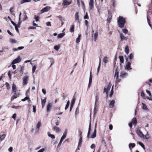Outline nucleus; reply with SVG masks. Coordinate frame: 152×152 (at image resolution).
I'll return each instance as SVG.
<instances>
[{
    "instance_id": "9b49d317",
    "label": "nucleus",
    "mask_w": 152,
    "mask_h": 152,
    "mask_svg": "<svg viewBox=\"0 0 152 152\" xmlns=\"http://www.w3.org/2000/svg\"><path fill=\"white\" fill-rule=\"evenodd\" d=\"M126 57V61H127L128 60V58H129V59L130 60H132V59L134 57V53H131L129 56H125Z\"/></svg>"
},
{
    "instance_id": "c9c22d12",
    "label": "nucleus",
    "mask_w": 152,
    "mask_h": 152,
    "mask_svg": "<svg viewBox=\"0 0 152 152\" xmlns=\"http://www.w3.org/2000/svg\"><path fill=\"white\" fill-rule=\"evenodd\" d=\"M10 13L12 15H14V7H11L10 9Z\"/></svg>"
},
{
    "instance_id": "ea45409f",
    "label": "nucleus",
    "mask_w": 152,
    "mask_h": 152,
    "mask_svg": "<svg viewBox=\"0 0 152 152\" xmlns=\"http://www.w3.org/2000/svg\"><path fill=\"white\" fill-rule=\"evenodd\" d=\"M24 66H21L20 67V71L21 72V74H22L23 73L24 70Z\"/></svg>"
},
{
    "instance_id": "338daca9",
    "label": "nucleus",
    "mask_w": 152,
    "mask_h": 152,
    "mask_svg": "<svg viewBox=\"0 0 152 152\" xmlns=\"http://www.w3.org/2000/svg\"><path fill=\"white\" fill-rule=\"evenodd\" d=\"M45 151V148H42L39 151H38L37 152H43Z\"/></svg>"
},
{
    "instance_id": "7c9ffc66",
    "label": "nucleus",
    "mask_w": 152,
    "mask_h": 152,
    "mask_svg": "<svg viewBox=\"0 0 152 152\" xmlns=\"http://www.w3.org/2000/svg\"><path fill=\"white\" fill-rule=\"evenodd\" d=\"M79 12H77L75 15V20H79Z\"/></svg>"
},
{
    "instance_id": "4468645a",
    "label": "nucleus",
    "mask_w": 152,
    "mask_h": 152,
    "mask_svg": "<svg viewBox=\"0 0 152 152\" xmlns=\"http://www.w3.org/2000/svg\"><path fill=\"white\" fill-rule=\"evenodd\" d=\"M89 8L90 10L92 9L94 7V1L93 0H90L89 3Z\"/></svg>"
},
{
    "instance_id": "de8ad7c7",
    "label": "nucleus",
    "mask_w": 152,
    "mask_h": 152,
    "mask_svg": "<svg viewBox=\"0 0 152 152\" xmlns=\"http://www.w3.org/2000/svg\"><path fill=\"white\" fill-rule=\"evenodd\" d=\"M61 21L64 20V18H63L61 16H59L57 17Z\"/></svg>"
},
{
    "instance_id": "423d86ee",
    "label": "nucleus",
    "mask_w": 152,
    "mask_h": 152,
    "mask_svg": "<svg viewBox=\"0 0 152 152\" xmlns=\"http://www.w3.org/2000/svg\"><path fill=\"white\" fill-rule=\"evenodd\" d=\"M115 77H116V82L117 83L120 82V80L118 79V72L117 71V69L115 70Z\"/></svg>"
},
{
    "instance_id": "cd10ccee",
    "label": "nucleus",
    "mask_w": 152,
    "mask_h": 152,
    "mask_svg": "<svg viewBox=\"0 0 152 152\" xmlns=\"http://www.w3.org/2000/svg\"><path fill=\"white\" fill-rule=\"evenodd\" d=\"M129 47L128 46H126L125 47V52L126 54H128L129 53Z\"/></svg>"
},
{
    "instance_id": "5701e85b",
    "label": "nucleus",
    "mask_w": 152,
    "mask_h": 152,
    "mask_svg": "<svg viewBox=\"0 0 152 152\" xmlns=\"http://www.w3.org/2000/svg\"><path fill=\"white\" fill-rule=\"evenodd\" d=\"M135 145V144L134 143H130L129 145V148L130 149L134 148Z\"/></svg>"
},
{
    "instance_id": "c756f323",
    "label": "nucleus",
    "mask_w": 152,
    "mask_h": 152,
    "mask_svg": "<svg viewBox=\"0 0 152 152\" xmlns=\"http://www.w3.org/2000/svg\"><path fill=\"white\" fill-rule=\"evenodd\" d=\"M132 122L133 123L134 125H136L137 122L136 118H133L132 119Z\"/></svg>"
},
{
    "instance_id": "412c9836",
    "label": "nucleus",
    "mask_w": 152,
    "mask_h": 152,
    "mask_svg": "<svg viewBox=\"0 0 152 152\" xmlns=\"http://www.w3.org/2000/svg\"><path fill=\"white\" fill-rule=\"evenodd\" d=\"M98 105H95L94 108V114L95 115L98 111Z\"/></svg>"
},
{
    "instance_id": "b1692460",
    "label": "nucleus",
    "mask_w": 152,
    "mask_h": 152,
    "mask_svg": "<svg viewBox=\"0 0 152 152\" xmlns=\"http://www.w3.org/2000/svg\"><path fill=\"white\" fill-rule=\"evenodd\" d=\"M47 133H48V136L49 137H50L52 139L55 138V136L53 134H50L49 132H48Z\"/></svg>"
},
{
    "instance_id": "5fc2aeb1",
    "label": "nucleus",
    "mask_w": 152,
    "mask_h": 152,
    "mask_svg": "<svg viewBox=\"0 0 152 152\" xmlns=\"http://www.w3.org/2000/svg\"><path fill=\"white\" fill-rule=\"evenodd\" d=\"M36 68V66L35 65L34 66H33V67L32 68V71L33 73H34V72H35V71Z\"/></svg>"
},
{
    "instance_id": "473e14b6",
    "label": "nucleus",
    "mask_w": 152,
    "mask_h": 152,
    "mask_svg": "<svg viewBox=\"0 0 152 152\" xmlns=\"http://www.w3.org/2000/svg\"><path fill=\"white\" fill-rule=\"evenodd\" d=\"M52 108V105H47V111L48 112H49Z\"/></svg>"
},
{
    "instance_id": "58836bf2",
    "label": "nucleus",
    "mask_w": 152,
    "mask_h": 152,
    "mask_svg": "<svg viewBox=\"0 0 152 152\" xmlns=\"http://www.w3.org/2000/svg\"><path fill=\"white\" fill-rule=\"evenodd\" d=\"M107 58L106 57H104L103 59V61L105 63H107L108 62Z\"/></svg>"
},
{
    "instance_id": "dca6fc26",
    "label": "nucleus",
    "mask_w": 152,
    "mask_h": 152,
    "mask_svg": "<svg viewBox=\"0 0 152 152\" xmlns=\"http://www.w3.org/2000/svg\"><path fill=\"white\" fill-rule=\"evenodd\" d=\"M50 9V7H45V8L42 9L41 10V11L42 13L44 12H45L48 11Z\"/></svg>"
},
{
    "instance_id": "bf43d9fd",
    "label": "nucleus",
    "mask_w": 152,
    "mask_h": 152,
    "mask_svg": "<svg viewBox=\"0 0 152 152\" xmlns=\"http://www.w3.org/2000/svg\"><path fill=\"white\" fill-rule=\"evenodd\" d=\"M67 129H66L64 132L63 135L66 136V135H67Z\"/></svg>"
},
{
    "instance_id": "4be33fe9",
    "label": "nucleus",
    "mask_w": 152,
    "mask_h": 152,
    "mask_svg": "<svg viewBox=\"0 0 152 152\" xmlns=\"http://www.w3.org/2000/svg\"><path fill=\"white\" fill-rule=\"evenodd\" d=\"M17 90L16 87L15 85L14 84H12V91L13 92L16 93Z\"/></svg>"
},
{
    "instance_id": "6e6552de",
    "label": "nucleus",
    "mask_w": 152,
    "mask_h": 152,
    "mask_svg": "<svg viewBox=\"0 0 152 152\" xmlns=\"http://www.w3.org/2000/svg\"><path fill=\"white\" fill-rule=\"evenodd\" d=\"M131 65V63L130 62H127L126 64V66L125 67V69L128 70H129L130 69H132V68L130 67Z\"/></svg>"
},
{
    "instance_id": "052dcab7",
    "label": "nucleus",
    "mask_w": 152,
    "mask_h": 152,
    "mask_svg": "<svg viewBox=\"0 0 152 152\" xmlns=\"http://www.w3.org/2000/svg\"><path fill=\"white\" fill-rule=\"evenodd\" d=\"M111 17L109 16L107 19V21L109 23H110L111 21Z\"/></svg>"
},
{
    "instance_id": "a211bd4d",
    "label": "nucleus",
    "mask_w": 152,
    "mask_h": 152,
    "mask_svg": "<svg viewBox=\"0 0 152 152\" xmlns=\"http://www.w3.org/2000/svg\"><path fill=\"white\" fill-rule=\"evenodd\" d=\"M21 14H22L21 12H20V14H19V21H18V24H17V25L19 27H20V23H21V21L20 20V16L21 15Z\"/></svg>"
},
{
    "instance_id": "a878e982",
    "label": "nucleus",
    "mask_w": 152,
    "mask_h": 152,
    "mask_svg": "<svg viewBox=\"0 0 152 152\" xmlns=\"http://www.w3.org/2000/svg\"><path fill=\"white\" fill-rule=\"evenodd\" d=\"M98 36V32H96L94 34V39L95 41H96Z\"/></svg>"
},
{
    "instance_id": "a18cd8bd",
    "label": "nucleus",
    "mask_w": 152,
    "mask_h": 152,
    "mask_svg": "<svg viewBox=\"0 0 152 152\" xmlns=\"http://www.w3.org/2000/svg\"><path fill=\"white\" fill-rule=\"evenodd\" d=\"M82 132L80 130H78V135L80 137H83L82 136Z\"/></svg>"
},
{
    "instance_id": "0e129e2a",
    "label": "nucleus",
    "mask_w": 152,
    "mask_h": 152,
    "mask_svg": "<svg viewBox=\"0 0 152 152\" xmlns=\"http://www.w3.org/2000/svg\"><path fill=\"white\" fill-rule=\"evenodd\" d=\"M27 18H28V17L25 14V15H24V18L23 19V21L25 20H26L27 19Z\"/></svg>"
},
{
    "instance_id": "ddd939ff",
    "label": "nucleus",
    "mask_w": 152,
    "mask_h": 152,
    "mask_svg": "<svg viewBox=\"0 0 152 152\" xmlns=\"http://www.w3.org/2000/svg\"><path fill=\"white\" fill-rule=\"evenodd\" d=\"M118 32L120 33V37L121 39V41H123L124 40H126L127 39V38L125 37L121 33H120L119 31Z\"/></svg>"
},
{
    "instance_id": "3c124183",
    "label": "nucleus",
    "mask_w": 152,
    "mask_h": 152,
    "mask_svg": "<svg viewBox=\"0 0 152 152\" xmlns=\"http://www.w3.org/2000/svg\"><path fill=\"white\" fill-rule=\"evenodd\" d=\"M46 101V98H44L42 101V104H44L45 103Z\"/></svg>"
},
{
    "instance_id": "39448f33",
    "label": "nucleus",
    "mask_w": 152,
    "mask_h": 152,
    "mask_svg": "<svg viewBox=\"0 0 152 152\" xmlns=\"http://www.w3.org/2000/svg\"><path fill=\"white\" fill-rule=\"evenodd\" d=\"M136 133L139 137L141 138L144 137V135L143 134L142 132L139 129H137L136 130Z\"/></svg>"
},
{
    "instance_id": "603ef678",
    "label": "nucleus",
    "mask_w": 152,
    "mask_h": 152,
    "mask_svg": "<svg viewBox=\"0 0 152 152\" xmlns=\"http://www.w3.org/2000/svg\"><path fill=\"white\" fill-rule=\"evenodd\" d=\"M122 31L125 34H127L128 32V31L126 29H123Z\"/></svg>"
},
{
    "instance_id": "49530a36",
    "label": "nucleus",
    "mask_w": 152,
    "mask_h": 152,
    "mask_svg": "<svg viewBox=\"0 0 152 152\" xmlns=\"http://www.w3.org/2000/svg\"><path fill=\"white\" fill-rule=\"evenodd\" d=\"M12 107L15 109H19L20 108V106H15V105H12Z\"/></svg>"
},
{
    "instance_id": "f03ea898",
    "label": "nucleus",
    "mask_w": 152,
    "mask_h": 152,
    "mask_svg": "<svg viewBox=\"0 0 152 152\" xmlns=\"http://www.w3.org/2000/svg\"><path fill=\"white\" fill-rule=\"evenodd\" d=\"M125 22V19L124 18L121 16L119 17L118 20V24L120 27L122 28L124 27Z\"/></svg>"
},
{
    "instance_id": "864d4df0",
    "label": "nucleus",
    "mask_w": 152,
    "mask_h": 152,
    "mask_svg": "<svg viewBox=\"0 0 152 152\" xmlns=\"http://www.w3.org/2000/svg\"><path fill=\"white\" fill-rule=\"evenodd\" d=\"M84 18L85 19H88V13L87 12H86V14L84 16Z\"/></svg>"
},
{
    "instance_id": "0eeeda50",
    "label": "nucleus",
    "mask_w": 152,
    "mask_h": 152,
    "mask_svg": "<svg viewBox=\"0 0 152 152\" xmlns=\"http://www.w3.org/2000/svg\"><path fill=\"white\" fill-rule=\"evenodd\" d=\"M29 77L28 76H25L23 77V85L27 84Z\"/></svg>"
},
{
    "instance_id": "a19ab883",
    "label": "nucleus",
    "mask_w": 152,
    "mask_h": 152,
    "mask_svg": "<svg viewBox=\"0 0 152 152\" xmlns=\"http://www.w3.org/2000/svg\"><path fill=\"white\" fill-rule=\"evenodd\" d=\"M137 143L145 150V148L144 144L140 142H138Z\"/></svg>"
},
{
    "instance_id": "4d7b16f0",
    "label": "nucleus",
    "mask_w": 152,
    "mask_h": 152,
    "mask_svg": "<svg viewBox=\"0 0 152 152\" xmlns=\"http://www.w3.org/2000/svg\"><path fill=\"white\" fill-rule=\"evenodd\" d=\"M34 18L35 19L36 21H39V17L38 16H36V15H35Z\"/></svg>"
},
{
    "instance_id": "37998d69",
    "label": "nucleus",
    "mask_w": 152,
    "mask_h": 152,
    "mask_svg": "<svg viewBox=\"0 0 152 152\" xmlns=\"http://www.w3.org/2000/svg\"><path fill=\"white\" fill-rule=\"evenodd\" d=\"M10 42L12 43H16L17 42L16 40L12 38L10 39Z\"/></svg>"
},
{
    "instance_id": "72a5a7b5",
    "label": "nucleus",
    "mask_w": 152,
    "mask_h": 152,
    "mask_svg": "<svg viewBox=\"0 0 152 152\" xmlns=\"http://www.w3.org/2000/svg\"><path fill=\"white\" fill-rule=\"evenodd\" d=\"M75 98L74 96H73L71 102V104H74L75 103Z\"/></svg>"
},
{
    "instance_id": "7ed1b4c3",
    "label": "nucleus",
    "mask_w": 152,
    "mask_h": 152,
    "mask_svg": "<svg viewBox=\"0 0 152 152\" xmlns=\"http://www.w3.org/2000/svg\"><path fill=\"white\" fill-rule=\"evenodd\" d=\"M111 85L110 83H109L108 85L105 87L104 89V93L105 94L107 97L108 95V91L110 89Z\"/></svg>"
},
{
    "instance_id": "c85d7f7f",
    "label": "nucleus",
    "mask_w": 152,
    "mask_h": 152,
    "mask_svg": "<svg viewBox=\"0 0 152 152\" xmlns=\"http://www.w3.org/2000/svg\"><path fill=\"white\" fill-rule=\"evenodd\" d=\"M143 138H145V139L147 140H148L150 138V136L147 132L146 134L144 135V137Z\"/></svg>"
},
{
    "instance_id": "2f4dec72",
    "label": "nucleus",
    "mask_w": 152,
    "mask_h": 152,
    "mask_svg": "<svg viewBox=\"0 0 152 152\" xmlns=\"http://www.w3.org/2000/svg\"><path fill=\"white\" fill-rule=\"evenodd\" d=\"M81 35H79L77 38L76 39V42L77 43H79L80 42Z\"/></svg>"
},
{
    "instance_id": "79ce46f5",
    "label": "nucleus",
    "mask_w": 152,
    "mask_h": 152,
    "mask_svg": "<svg viewBox=\"0 0 152 152\" xmlns=\"http://www.w3.org/2000/svg\"><path fill=\"white\" fill-rule=\"evenodd\" d=\"M119 58L121 62L122 63H123L124 62V59L123 56H120Z\"/></svg>"
},
{
    "instance_id": "6e6d98bb",
    "label": "nucleus",
    "mask_w": 152,
    "mask_h": 152,
    "mask_svg": "<svg viewBox=\"0 0 152 152\" xmlns=\"http://www.w3.org/2000/svg\"><path fill=\"white\" fill-rule=\"evenodd\" d=\"M29 99V97L28 96H26V97H25L24 99H22L21 100L22 101H24L26 100H28Z\"/></svg>"
},
{
    "instance_id": "6ab92c4d",
    "label": "nucleus",
    "mask_w": 152,
    "mask_h": 152,
    "mask_svg": "<svg viewBox=\"0 0 152 152\" xmlns=\"http://www.w3.org/2000/svg\"><path fill=\"white\" fill-rule=\"evenodd\" d=\"M65 35L64 33H60L58 35L57 37L58 39L61 38L64 36Z\"/></svg>"
},
{
    "instance_id": "393cba45",
    "label": "nucleus",
    "mask_w": 152,
    "mask_h": 152,
    "mask_svg": "<svg viewBox=\"0 0 152 152\" xmlns=\"http://www.w3.org/2000/svg\"><path fill=\"white\" fill-rule=\"evenodd\" d=\"M6 136V134H3L1 136L0 135V141L3 140L5 138Z\"/></svg>"
},
{
    "instance_id": "f3484780",
    "label": "nucleus",
    "mask_w": 152,
    "mask_h": 152,
    "mask_svg": "<svg viewBox=\"0 0 152 152\" xmlns=\"http://www.w3.org/2000/svg\"><path fill=\"white\" fill-rule=\"evenodd\" d=\"M31 105H29L28 107H29L30 109L33 108V112L35 113L36 112V106L34 105H33L32 106H31Z\"/></svg>"
},
{
    "instance_id": "4c0bfd02",
    "label": "nucleus",
    "mask_w": 152,
    "mask_h": 152,
    "mask_svg": "<svg viewBox=\"0 0 152 152\" xmlns=\"http://www.w3.org/2000/svg\"><path fill=\"white\" fill-rule=\"evenodd\" d=\"M31 1V0H22L21 1L20 3L21 4H22L24 3L30 2Z\"/></svg>"
},
{
    "instance_id": "9d476101",
    "label": "nucleus",
    "mask_w": 152,
    "mask_h": 152,
    "mask_svg": "<svg viewBox=\"0 0 152 152\" xmlns=\"http://www.w3.org/2000/svg\"><path fill=\"white\" fill-rule=\"evenodd\" d=\"M128 76V74L126 72H122L120 73V77L122 78H125Z\"/></svg>"
},
{
    "instance_id": "774afa93",
    "label": "nucleus",
    "mask_w": 152,
    "mask_h": 152,
    "mask_svg": "<svg viewBox=\"0 0 152 152\" xmlns=\"http://www.w3.org/2000/svg\"><path fill=\"white\" fill-rule=\"evenodd\" d=\"M12 67L13 68V69H15L16 68V65H14V64H12Z\"/></svg>"
},
{
    "instance_id": "bb28decb",
    "label": "nucleus",
    "mask_w": 152,
    "mask_h": 152,
    "mask_svg": "<svg viewBox=\"0 0 152 152\" xmlns=\"http://www.w3.org/2000/svg\"><path fill=\"white\" fill-rule=\"evenodd\" d=\"M82 138L83 137H80L78 145V147H81V144L82 142Z\"/></svg>"
},
{
    "instance_id": "e433bc0d",
    "label": "nucleus",
    "mask_w": 152,
    "mask_h": 152,
    "mask_svg": "<svg viewBox=\"0 0 152 152\" xmlns=\"http://www.w3.org/2000/svg\"><path fill=\"white\" fill-rule=\"evenodd\" d=\"M113 86L110 92V94L109 96L110 97H111L113 95Z\"/></svg>"
},
{
    "instance_id": "09e8293b",
    "label": "nucleus",
    "mask_w": 152,
    "mask_h": 152,
    "mask_svg": "<svg viewBox=\"0 0 152 152\" xmlns=\"http://www.w3.org/2000/svg\"><path fill=\"white\" fill-rule=\"evenodd\" d=\"M142 108L143 110L148 111V109L147 108V106H146V105H142Z\"/></svg>"
},
{
    "instance_id": "aec40b11",
    "label": "nucleus",
    "mask_w": 152,
    "mask_h": 152,
    "mask_svg": "<svg viewBox=\"0 0 152 152\" xmlns=\"http://www.w3.org/2000/svg\"><path fill=\"white\" fill-rule=\"evenodd\" d=\"M70 2L68 0H64L63 3V4L64 5H67L70 4Z\"/></svg>"
},
{
    "instance_id": "e2e57ef3",
    "label": "nucleus",
    "mask_w": 152,
    "mask_h": 152,
    "mask_svg": "<svg viewBox=\"0 0 152 152\" xmlns=\"http://www.w3.org/2000/svg\"><path fill=\"white\" fill-rule=\"evenodd\" d=\"M36 27H33V26H30L28 28V29H36Z\"/></svg>"
},
{
    "instance_id": "8fccbe9b",
    "label": "nucleus",
    "mask_w": 152,
    "mask_h": 152,
    "mask_svg": "<svg viewBox=\"0 0 152 152\" xmlns=\"http://www.w3.org/2000/svg\"><path fill=\"white\" fill-rule=\"evenodd\" d=\"M59 48V46L55 45L54 47V49L56 50H58Z\"/></svg>"
},
{
    "instance_id": "13d9d810",
    "label": "nucleus",
    "mask_w": 152,
    "mask_h": 152,
    "mask_svg": "<svg viewBox=\"0 0 152 152\" xmlns=\"http://www.w3.org/2000/svg\"><path fill=\"white\" fill-rule=\"evenodd\" d=\"M79 107H78L76 109L75 114H78L79 113Z\"/></svg>"
},
{
    "instance_id": "20e7f679",
    "label": "nucleus",
    "mask_w": 152,
    "mask_h": 152,
    "mask_svg": "<svg viewBox=\"0 0 152 152\" xmlns=\"http://www.w3.org/2000/svg\"><path fill=\"white\" fill-rule=\"evenodd\" d=\"M21 58L20 56H18V57L14 59L12 62V64H14L19 63L21 61Z\"/></svg>"
},
{
    "instance_id": "2eb2a0df",
    "label": "nucleus",
    "mask_w": 152,
    "mask_h": 152,
    "mask_svg": "<svg viewBox=\"0 0 152 152\" xmlns=\"http://www.w3.org/2000/svg\"><path fill=\"white\" fill-rule=\"evenodd\" d=\"M41 126V123L40 121H39L38 122V123L36 125V131L38 132L39 130V127Z\"/></svg>"
},
{
    "instance_id": "1a4fd4ad",
    "label": "nucleus",
    "mask_w": 152,
    "mask_h": 152,
    "mask_svg": "<svg viewBox=\"0 0 152 152\" xmlns=\"http://www.w3.org/2000/svg\"><path fill=\"white\" fill-rule=\"evenodd\" d=\"M92 75L91 72H90L89 79V83H88V88H90V87L91 86V85L92 83Z\"/></svg>"
},
{
    "instance_id": "c03bdc74",
    "label": "nucleus",
    "mask_w": 152,
    "mask_h": 152,
    "mask_svg": "<svg viewBox=\"0 0 152 152\" xmlns=\"http://www.w3.org/2000/svg\"><path fill=\"white\" fill-rule=\"evenodd\" d=\"M17 96H18L17 94L16 93H15L14 95H13L12 96V97H11L12 100L16 98L17 97Z\"/></svg>"
},
{
    "instance_id": "f257e3e1",
    "label": "nucleus",
    "mask_w": 152,
    "mask_h": 152,
    "mask_svg": "<svg viewBox=\"0 0 152 152\" xmlns=\"http://www.w3.org/2000/svg\"><path fill=\"white\" fill-rule=\"evenodd\" d=\"M96 125H97V122H96L95 123V129L94 130V132L92 134L91 136L90 137V135L91 133V120L90 121L89 125V126L88 128V131L87 134V137L88 138H95L96 136Z\"/></svg>"
},
{
    "instance_id": "f704fd0d",
    "label": "nucleus",
    "mask_w": 152,
    "mask_h": 152,
    "mask_svg": "<svg viewBox=\"0 0 152 152\" xmlns=\"http://www.w3.org/2000/svg\"><path fill=\"white\" fill-rule=\"evenodd\" d=\"M75 26L74 25H72L70 28V32H73L74 31Z\"/></svg>"
},
{
    "instance_id": "f8f14e48",
    "label": "nucleus",
    "mask_w": 152,
    "mask_h": 152,
    "mask_svg": "<svg viewBox=\"0 0 152 152\" xmlns=\"http://www.w3.org/2000/svg\"><path fill=\"white\" fill-rule=\"evenodd\" d=\"M53 130L57 133H59L61 131V129L58 127L54 126L53 127Z\"/></svg>"
},
{
    "instance_id": "680f3d73",
    "label": "nucleus",
    "mask_w": 152,
    "mask_h": 152,
    "mask_svg": "<svg viewBox=\"0 0 152 152\" xmlns=\"http://www.w3.org/2000/svg\"><path fill=\"white\" fill-rule=\"evenodd\" d=\"M15 29L16 30V31L18 32H19V31H18V27H18V26L17 25H16V26H15Z\"/></svg>"
},
{
    "instance_id": "69168bd1",
    "label": "nucleus",
    "mask_w": 152,
    "mask_h": 152,
    "mask_svg": "<svg viewBox=\"0 0 152 152\" xmlns=\"http://www.w3.org/2000/svg\"><path fill=\"white\" fill-rule=\"evenodd\" d=\"M95 148V145L93 143L91 146V149L94 148Z\"/></svg>"
}]
</instances>
